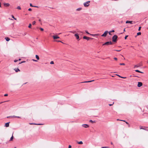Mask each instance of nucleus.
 <instances>
[{
	"label": "nucleus",
	"instance_id": "f257e3e1",
	"mask_svg": "<svg viewBox=\"0 0 148 148\" xmlns=\"http://www.w3.org/2000/svg\"><path fill=\"white\" fill-rule=\"evenodd\" d=\"M118 38L117 36L116 35H114L112 37V41L113 42H116L117 41V39Z\"/></svg>",
	"mask_w": 148,
	"mask_h": 148
},
{
	"label": "nucleus",
	"instance_id": "f03ea898",
	"mask_svg": "<svg viewBox=\"0 0 148 148\" xmlns=\"http://www.w3.org/2000/svg\"><path fill=\"white\" fill-rule=\"evenodd\" d=\"M90 2V1H88L84 3V6L85 7H87L89 5V3Z\"/></svg>",
	"mask_w": 148,
	"mask_h": 148
},
{
	"label": "nucleus",
	"instance_id": "7ed1b4c3",
	"mask_svg": "<svg viewBox=\"0 0 148 148\" xmlns=\"http://www.w3.org/2000/svg\"><path fill=\"white\" fill-rule=\"evenodd\" d=\"M112 43L111 41H108L106 42L105 43L103 44V45H112Z\"/></svg>",
	"mask_w": 148,
	"mask_h": 148
},
{
	"label": "nucleus",
	"instance_id": "20e7f679",
	"mask_svg": "<svg viewBox=\"0 0 148 148\" xmlns=\"http://www.w3.org/2000/svg\"><path fill=\"white\" fill-rule=\"evenodd\" d=\"M21 118V117L19 116H10L7 117V118Z\"/></svg>",
	"mask_w": 148,
	"mask_h": 148
},
{
	"label": "nucleus",
	"instance_id": "39448f33",
	"mask_svg": "<svg viewBox=\"0 0 148 148\" xmlns=\"http://www.w3.org/2000/svg\"><path fill=\"white\" fill-rule=\"evenodd\" d=\"M108 32L107 31H106L101 35V36L106 37Z\"/></svg>",
	"mask_w": 148,
	"mask_h": 148
},
{
	"label": "nucleus",
	"instance_id": "423d86ee",
	"mask_svg": "<svg viewBox=\"0 0 148 148\" xmlns=\"http://www.w3.org/2000/svg\"><path fill=\"white\" fill-rule=\"evenodd\" d=\"M83 38L84 39H86L87 40H88L89 39H93V38H90V37H87L86 36H84L83 37Z\"/></svg>",
	"mask_w": 148,
	"mask_h": 148
},
{
	"label": "nucleus",
	"instance_id": "0eeeda50",
	"mask_svg": "<svg viewBox=\"0 0 148 148\" xmlns=\"http://www.w3.org/2000/svg\"><path fill=\"white\" fill-rule=\"evenodd\" d=\"M142 85H143V84L141 82H138V85H137L138 87H141V86H142Z\"/></svg>",
	"mask_w": 148,
	"mask_h": 148
},
{
	"label": "nucleus",
	"instance_id": "6e6552de",
	"mask_svg": "<svg viewBox=\"0 0 148 148\" xmlns=\"http://www.w3.org/2000/svg\"><path fill=\"white\" fill-rule=\"evenodd\" d=\"M82 126L83 127H85V128H87V127H89V125H88V124H83L82 125Z\"/></svg>",
	"mask_w": 148,
	"mask_h": 148
},
{
	"label": "nucleus",
	"instance_id": "1a4fd4ad",
	"mask_svg": "<svg viewBox=\"0 0 148 148\" xmlns=\"http://www.w3.org/2000/svg\"><path fill=\"white\" fill-rule=\"evenodd\" d=\"M133 23H134L135 22H133L132 21H127L126 22V23H130L131 24H133Z\"/></svg>",
	"mask_w": 148,
	"mask_h": 148
},
{
	"label": "nucleus",
	"instance_id": "9d476101",
	"mask_svg": "<svg viewBox=\"0 0 148 148\" xmlns=\"http://www.w3.org/2000/svg\"><path fill=\"white\" fill-rule=\"evenodd\" d=\"M75 36L76 37V38L77 39L79 40V36L77 34H75Z\"/></svg>",
	"mask_w": 148,
	"mask_h": 148
},
{
	"label": "nucleus",
	"instance_id": "9b49d317",
	"mask_svg": "<svg viewBox=\"0 0 148 148\" xmlns=\"http://www.w3.org/2000/svg\"><path fill=\"white\" fill-rule=\"evenodd\" d=\"M141 66V65L140 64H138L137 65H136L134 66V68H138L139 67Z\"/></svg>",
	"mask_w": 148,
	"mask_h": 148
},
{
	"label": "nucleus",
	"instance_id": "f8f14e48",
	"mask_svg": "<svg viewBox=\"0 0 148 148\" xmlns=\"http://www.w3.org/2000/svg\"><path fill=\"white\" fill-rule=\"evenodd\" d=\"M53 39H57V38H60V37L59 36H53Z\"/></svg>",
	"mask_w": 148,
	"mask_h": 148
},
{
	"label": "nucleus",
	"instance_id": "ddd939ff",
	"mask_svg": "<svg viewBox=\"0 0 148 148\" xmlns=\"http://www.w3.org/2000/svg\"><path fill=\"white\" fill-rule=\"evenodd\" d=\"M10 122H8L5 124V125L4 126L6 127H8L9 125V123Z\"/></svg>",
	"mask_w": 148,
	"mask_h": 148
},
{
	"label": "nucleus",
	"instance_id": "4468645a",
	"mask_svg": "<svg viewBox=\"0 0 148 148\" xmlns=\"http://www.w3.org/2000/svg\"><path fill=\"white\" fill-rule=\"evenodd\" d=\"M147 127H145L140 126V129L146 130V128H147Z\"/></svg>",
	"mask_w": 148,
	"mask_h": 148
},
{
	"label": "nucleus",
	"instance_id": "2eb2a0df",
	"mask_svg": "<svg viewBox=\"0 0 148 148\" xmlns=\"http://www.w3.org/2000/svg\"><path fill=\"white\" fill-rule=\"evenodd\" d=\"M14 70L16 72H17L18 71H20V70L18 68H15V69H14Z\"/></svg>",
	"mask_w": 148,
	"mask_h": 148
},
{
	"label": "nucleus",
	"instance_id": "dca6fc26",
	"mask_svg": "<svg viewBox=\"0 0 148 148\" xmlns=\"http://www.w3.org/2000/svg\"><path fill=\"white\" fill-rule=\"evenodd\" d=\"M4 6L8 7L10 5V4L8 3H4L3 4Z\"/></svg>",
	"mask_w": 148,
	"mask_h": 148
},
{
	"label": "nucleus",
	"instance_id": "f3484780",
	"mask_svg": "<svg viewBox=\"0 0 148 148\" xmlns=\"http://www.w3.org/2000/svg\"><path fill=\"white\" fill-rule=\"evenodd\" d=\"M29 124L30 125H42L43 124H41V123H38V124H36V123H30Z\"/></svg>",
	"mask_w": 148,
	"mask_h": 148
},
{
	"label": "nucleus",
	"instance_id": "a211bd4d",
	"mask_svg": "<svg viewBox=\"0 0 148 148\" xmlns=\"http://www.w3.org/2000/svg\"><path fill=\"white\" fill-rule=\"evenodd\" d=\"M94 80H90L88 81H85L84 82H82V83H88V82H90L93 81H94Z\"/></svg>",
	"mask_w": 148,
	"mask_h": 148
},
{
	"label": "nucleus",
	"instance_id": "6ab92c4d",
	"mask_svg": "<svg viewBox=\"0 0 148 148\" xmlns=\"http://www.w3.org/2000/svg\"><path fill=\"white\" fill-rule=\"evenodd\" d=\"M13 133H14L13 132V133H12V136H11V138H10V141L12 140L14 138V137H13Z\"/></svg>",
	"mask_w": 148,
	"mask_h": 148
},
{
	"label": "nucleus",
	"instance_id": "aec40b11",
	"mask_svg": "<svg viewBox=\"0 0 148 148\" xmlns=\"http://www.w3.org/2000/svg\"><path fill=\"white\" fill-rule=\"evenodd\" d=\"M5 39L7 41H8L10 40V38L8 37H5Z\"/></svg>",
	"mask_w": 148,
	"mask_h": 148
},
{
	"label": "nucleus",
	"instance_id": "412c9836",
	"mask_svg": "<svg viewBox=\"0 0 148 148\" xmlns=\"http://www.w3.org/2000/svg\"><path fill=\"white\" fill-rule=\"evenodd\" d=\"M135 71H136V72H138V73H143V72L140 71H139V70H135Z\"/></svg>",
	"mask_w": 148,
	"mask_h": 148
},
{
	"label": "nucleus",
	"instance_id": "4be33fe9",
	"mask_svg": "<svg viewBox=\"0 0 148 148\" xmlns=\"http://www.w3.org/2000/svg\"><path fill=\"white\" fill-rule=\"evenodd\" d=\"M36 58L37 60H39V58L38 55H36Z\"/></svg>",
	"mask_w": 148,
	"mask_h": 148
},
{
	"label": "nucleus",
	"instance_id": "5701e85b",
	"mask_svg": "<svg viewBox=\"0 0 148 148\" xmlns=\"http://www.w3.org/2000/svg\"><path fill=\"white\" fill-rule=\"evenodd\" d=\"M77 143L79 144H82L83 143V142L82 141L78 142Z\"/></svg>",
	"mask_w": 148,
	"mask_h": 148
},
{
	"label": "nucleus",
	"instance_id": "b1692460",
	"mask_svg": "<svg viewBox=\"0 0 148 148\" xmlns=\"http://www.w3.org/2000/svg\"><path fill=\"white\" fill-rule=\"evenodd\" d=\"M82 10V8H79L76 9V11H79L81 10Z\"/></svg>",
	"mask_w": 148,
	"mask_h": 148
},
{
	"label": "nucleus",
	"instance_id": "393cba45",
	"mask_svg": "<svg viewBox=\"0 0 148 148\" xmlns=\"http://www.w3.org/2000/svg\"><path fill=\"white\" fill-rule=\"evenodd\" d=\"M89 122H91L92 123H95V121H92L91 120H89Z\"/></svg>",
	"mask_w": 148,
	"mask_h": 148
},
{
	"label": "nucleus",
	"instance_id": "a878e982",
	"mask_svg": "<svg viewBox=\"0 0 148 148\" xmlns=\"http://www.w3.org/2000/svg\"><path fill=\"white\" fill-rule=\"evenodd\" d=\"M141 34V33L140 32H139L137 33V36H138L140 35Z\"/></svg>",
	"mask_w": 148,
	"mask_h": 148
},
{
	"label": "nucleus",
	"instance_id": "bb28decb",
	"mask_svg": "<svg viewBox=\"0 0 148 148\" xmlns=\"http://www.w3.org/2000/svg\"><path fill=\"white\" fill-rule=\"evenodd\" d=\"M31 26H32V24H31L30 23L28 26V27L31 28Z\"/></svg>",
	"mask_w": 148,
	"mask_h": 148
},
{
	"label": "nucleus",
	"instance_id": "cd10ccee",
	"mask_svg": "<svg viewBox=\"0 0 148 148\" xmlns=\"http://www.w3.org/2000/svg\"><path fill=\"white\" fill-rule=\"evenodd\" d=\"M39 29L41 30V31H43L44 30V29L43 28H41V27H40L39 28Z\"/></svg>",
	"mask_w": 148,
	"mask_h": 148
},
{
	"label": "nucleus",
	"instance_id": "c85d7f7f",
	"mask_svg": "<svg viewBox=\"0 0 148 148\" xmlns=\"http://www.w3.org/2000/svg\"><path fill=\"white\" fill-rule=\"evenodd\" d=\"M17 8L18 9H19V10L21 9V7L19 6H18L17 7Z\"/></svg>",
	"mask_w": 148,
	"mask_h": 148
},
{
	"label": "nucleus",
	"instance_id": "c756f323",
	"mask_svg": "<svg viewBox=\"0 0 148 148\" xmlns=\"http://www.w3.org/2000/svg\"><path fill=\"white\" fill-rule=\"evenodd\" d=\"M36 23V21H33V22H32V25H35V23Z\"/></svg>",
	"mask_w": 148,
	"mask_h": 148
},
{
	"label": "nucleus",
	"instance_id": "7c9ffc66",
	"mask_svg": "<svg viewBox=\"0 0 148 148\" xmlns=\"http://www.w3.org/2000/svg\"><path fill=\"white\" fill-rule=\"evenodd\" d=\"M50 64H54V62L53 61H51V62Z\"/></svg>",
	"mask_w": 148,
	"mask_h": 148
},
{
	"label": "nucleus",
	"instance_id": "2f4dec72",
	"mask_svg": "<svg viewBox=\"0 0 148 148\" xmlns=\"http://www.w3.org/2000/svg\"><path fill=\"white\" fill-rule=\"evenodd\" d=\"M128 36V35H126L125 37V40L126 39L127 37Z\"/></svg>",
	"mask_w": 148,
	"mask_h": 148
},
{
	"label": "nucleus",
	"instance_id": "473e14b6",
	"mask_svg": "<svg viewBox=\"0 0 148 148\" xmlns=\"http://www.w3.org/2000/svg\"><path fill=\"white\" fill-rule=\"evenodd\" d=\"M12 17L15 20H16V19L14 18V17L13 15H12Z\"/></svg>",
	"mask_w": 148,
	"mask_h": 148
},
{
	"label": "nucleus",
	"instance_id": "72a5a7b5",
	"mask_svg": "<svg viewBox=\"0 0 148 148\" xmlns=\"http://www.w3.org/2000/svg\"><path fill=\"white\" fill-rule=\"evenodd\" d=\"M25 62V61H22L21 62L19 63V64H21Z\"/></svg>",
	"mask_w": 148,
	"mask_h": 148
},
{
	"label": "nucleus",
	"instance_id": "f704fd0d",
	"mask_svg": "<svg viewBox=\"0 0 148 148\" xmlns=\"http://www.w3.org/2000/svg\"><path fill=\"white\" fill-rule=\"evenodd\" d=\"M32 60L33 61L36 62L37 61V60H36L34 59H33Z\"/></svg>",
	"mask_w": 148,
	"mask_h": 148
},
{
	"label": "nucleus",
	"instance_id": "c9c22d12",
	"mask_svg": "<svg viewBox=\"0 0 148 148\" xmlns=\"http://www.w3.org/2000/svg\"><path fill=\"white\" fill-rule=\"evenodd\" d=\"M56 41H57V42H61L63 43L60 40H56Z\"/></svg>",
	"mask_w": 148,
	"mask_h": 148
},
{
	"label": "nucleus",
	"instance_id": "e433bc0d",
	"mask_svg": "<svg viewBox=\"0 0 148 148\" xmlns=\"http://www.w3.org/2000/svg\"><path fill=\"white\" fill-rule=\"evenodd\" d=\"M141 27H139L138 28V30L139 31H140L141 29Z\"/></svg>",
	"mask_w": 148,
	"mask_h": 148
},
{
	"label": "nucleus",
	"instance_id": "4c0bfd02",
	"mask_svg": "<svg viewBox=\"0 0 148 148\" xmlns=\"http://www.w3.org/2000/svg\"><path fill=\"white\" fill-rule=\"evenodd\" d=\"M120 65H125V64L124 63H121L120 64Z\"/></svg>",
	"mask_w": 148,
	"mask_h": 148
},
{
	"label": "nucleus",
	"instance_id": "58836bf2",
	"mask_svg": "<svg viewBox=\"0 0 148 148\" xmlns=\"http://www.w3.org/2000/svg\"><path fill=\"white\" fill-rule=\"evenodd\" d=\"M3 101V102H0V104H1L3 103H4V102H7V101Z\"/></svg>",
	"mask_w": 148,
	"mask_h": 148
},
{
	"label": "nucleus",
	"instance_id": "ea45409f",
	"mask_svg": "<svg viewBox=\"0 0 148 148\" xmlns=\"http://www.w3.org/2000/svg\"><path fill=\"white\" fill-rule=\"evenodd\" d=\"M109 147H101V148H108Z\"/></svg>",
	"mask_w": 148,
	"mask_h": 148
},
{
	"label": "nucleus",
	"instance_id": "a19ab883",
	"mask_svg": "<svg viewBox=\"0 0 148 148\" xmlns=\"http://www.w3.org/2000/svg\"><path fill=\"white\" fill-rule=\"evenodd\" d=\"M30 6H31V7H34V6H33V5H32V3H30Z\"/></svg>",
	"mask_w": 148,
	"mask_h": 148
},
{
	"label": "nucleus",
	"instance_id": "79ce46f5",
	"mask_svg": "<svg viewBox=\"0 0 148 148\" xmlns=\"http://www.w3.org/2000/svg\"><path fill=\"white\" fill-rule=\"evenodd\" d=\"M114 51H118V52H119V51H120L121 50H114Z\"/></svg>",
	"mask_w": 148,
	"mask_h": 148
},
{
	"label": "nucleus",
	"instance_id": "37998d69",
	"mask_svg": "<svg viewBox=\"0 0 148 148\" xmlns=\"http://www.w3.org/2000/svg\"><path fill=\"white\" fill-rule=\"evenodd\" d=\"M85 32H86V33H87V34H89V33L87 31H85Z\"/></svg>",
	"mask_w": 148,
	"mask_h": 148
},
{
	"label": "nucleus",
	"instance_id": "c03bdc74",
	"mask_svg": "<svg viewBox=\"0 0 148 148\" xmlns=\"http://www.w3.org/2000/svg\"><path fill=\"white\" fill-rule=\"evenodd\" d=\"M28 10L29 11H31L32 10V9L31 8H29L28 9Z\"/></svg>",
	"mask_w": 148,
	"mask_h": 148
},
{
	"label": "nucleus",
	"instance_id": "a18cd8bd",
	"mask_svg": "<svg viewBox=\"0 0 148 148\" xmlns=\"http://www.w3.org/2000/svg\"><path fill=\"white\" fill-rule=\"evenodd\" d=\"M18 61V60H14V62H17Z\"/></svg>",
	"mask_w": 148,
	"mask_h": 148
},
{
	"label": "nucleus",
	"instance_id": "49530a36",
	"mask_svg": "<svg viewBox=\"0 0 148 148\" xmlns=\"http://www.w3.org/2000/svg\"><path fill=\"white\" fill-rule=\"evenodd\" d=\"M8 96V94H5L4 95V96Z\"/></svg>",
	"mask_w": 148,
	"mask_h": 148
},
{
	"label": "nucleus",
	"instance_id": "de8ad7c7",
	"mask_svg": "<svg viewBox=\"0 0 148 148\" xmlns=\"http://www.w3.org/2000/svg\"><path fill=\"white\" fill-rule=\"evenodd\" d=\"M90 35H91L92 36H94L95 35H97V34H90Z\"/></svg>",
	"mask_w": 148,
	"mask_h": 148
},
{
	"label": "nucleus",
	"instance_id": "09e8293b",
	"mask_svg": "<svg viewBox=\"0 0 148 148\" xmlns=\"http://www.w3.org/2000/svg\"><path fill=\"white\" fill-rule=\"evenodd\" d=\"M114 103V102H113L112 104H109V106H111Z\"/></svg>",
	"mask_w": 148,
	"mask_h": 148
},
{
	"label": "nucleus",
	"instance_id": "8fccbe9b",
	"mask_svg": "<svg viewBox=\"0 0 148 148\" xmlns=\"http://www.w3.org/2000/svg\"><path fill=\"white\" fill-rule=\"evenodd\" d=\"M71 145H69V148H71Z\"/></svg>",
	"mask_w": 148,
	"mask_h": 148
},
{
	"label": "nucleus",
	"instance_id": "3c124183",
	"mask_svg": "<svg viewBox=\"0 0 148 148\" xmlns=\"http://www.w3.org/2000/svg\"><path fill=\"white\" fill-rule=\"evenodd\" d=\"M34 7H36V8H38V7L37 6H34Z\"/></svg>",
	"mask_w": 148,
	"mask_h": 148
},
{
	"label": "nucleus",
	"instance_id": "603ef678",
	"mask_svg": "<svg viewBox=\"0 0 148 148\" xmlns=\"http://www.w3.org/2000/svg\"><path fill=\"white\" fill-rule=\"evenodd\" d=\"M114 59L116 60H117V58H114Z\"/></svg>",
	"mask_w": 148,
	"mask_h": 148
},
{
	"label": "nucleus",
	"instance_id": "864d4df0",
	"mask_svg": "<svg viewBox=\"0 0 148 148\" xmlns=\"http://www.w3.org/2000/svg\"><path fill=\"white\" fill-rule=\"evenodd\" d=\"M114 30H112L111 31H110V32H114Z\"/></svg>",
	"mask_w": 148,
	"mask_h": 148
},
{
	"label": "nucleus",
	"instance_id": "5fc2aeb1",
	"mask_svg": "<svg viewBox=\"0 0 148 148\" xmlns=\"http://www.w3.org/2000/svg\"><path fill=\"white\" fill-rule=\"evenodd\" d=\"M121 77L122 78H126V77Z\"/></svg>",
	"mask_w": 148,
	"mask_h": 148
},
{
	"label": "nucleus",
	"instance_id": "6e6d98bb",
	"mask_svg": "<svg viewBox=\"0 0 148 148\" xmlns=\"http://www.w3.org/2000/svg\"><path fill=\"white\" fill-rule=\"evenodd\" d=\"M71 32V33H74L75 32H73V31H71V32Z\"/></svg>",
	"mask_w": 148,
	"mask_h": 148
},
{
	"label": "nucleus",
	"instance_id": "4d7b16f0",
	"mask_svg": "<svg viewBox=\"0 0 148 148\" xmlns=\"http://www.w3.org/2000/svg\"><path fill=\"white\" fill-rule=\"evenodd\" d=\"M116 75H117V76H119V77H121V76H120L119 75H118L116 74Z\"/></svg>",
	"mask_w": 148,
	"mask_h": 148
},
{
	"label": "nucleus",
	"instance_id": "13d9d810",
	"mask_svg": "<svg viewBox=\"0 0 148 148\" xmlns=\"http://www.w3.org/2000/svg\"><path fill=\"white\" fill-rule=\"evenodd\" d=\"M110 32H109V34L110 35H111V33H110Z\"/></svg>",
	"mask_w": 148,
	"mask_h": 148
},
{
	"label": "nucleus",
	"instance_id": "bf43d9fd",
	"mask_svg": "<svg viewBox=\"0 0 148 148\" xmlns=\"http://www.w3.org/2000/svg\"><path fill=\"white\" fill-rule=\"evenodd\" d=\"M120 120L121 121H122L125 122V120Z\"/></svg>",
	"mask_w": 148,
	"mask_h": 148
},
{
	"label": "nucleus",
	"instance_id": "052dcab7",
	"mask_svg": "<svg viewBox=\"0 0 148 148\" xmlns=\"http://www.w3.org/2000/svg\"><path fill=\"white\" fill-rule=\"evenodd\" d=\"M39 21H40V22L41 21V19H39Z\"/></svg>",
	"mask_w": 148,
	"mask_h": 148
},
{
	"label": "nucleus",
	"instance_id": "680f3d73",
	"mask_svg": "<svg viewBox=\"0 0 148 148\" xmlns=\"http://www.w3.org/2000/svg\"><path fill=\"white\" fill-rule=\"evenodd\" d=\"M0 7H1V3L0 2Z\"/></svg>",
	"mask_w": 148,
	"mask_h": 148
},
{
	"label": "nucleus",
	"instance_id": "e2e57ef3",
	"mask_svg": "<svg viewBox=\"0 0 148 148\" xmlns=\"http://www.w3.org/2000/svg\"><path fill=\"white\" fill-rule=\"evenodd\" d=\"M111 144L112 145L113 144V143H112V142H111Z\"/></svg>",
	"mask_w": 148,
	"mask_h": 148
},
{
	"label": "nucleus",
	"instance_id": "0e129e2a",
	"mask_svg": "<svg viewBox=\"0 0 148 148\" xmlns=\"http://www.w3.org/2000/svg\"><path fill=\"white\" fill-rule=\"evenodd\" d=\"M125 29H124V30H123V31H124V32H125Z\"/></svg>",
	"mask_w": 148,
	"mask_h": 148
},
{
	"label": "nucleus",
	"instance_id": "69168bd1",
	"mask_svg": "<svg viewBox=\"0 0 148 148\" xmlns=\"http://www.w3.org/2000/svg\"><path fill=\"white\" fill-rule=\"evenodd\" d=\"M126 122V124H128V123H127V122Z\"/></svg>",
	"mask_w": 148,
	"mask_h": 148
},
{
	"label": "nucleus",
	"instance_id": "338daca9",
	"mask_svg": "<svg viewBox=\"0 0 148 148\" xmlns=\"http://www.w3.org/2000/svg\"><path fill=\"white\" fill-rule=\"evenodd\" d=\"M21 60V59L20 58L18 60L20 61Z\"/></svg>",
	"mask_w": 148,
	"mask_h": 148
},
{
	"label": "nucleus",
	"instance_id": "774afa93",
	"mask_svg": "<svg viewBox=\"0 0 148 148\" xmlns=\"http://www.w3.org/2000/svg\"><path fill=\"white\" fill-rule=\"evenodd\" d=\"M134 77H138L137 76H134Z\"/></svg>",
	"mask_w": 148,
	"mask_h": 148
}]
</instances>
